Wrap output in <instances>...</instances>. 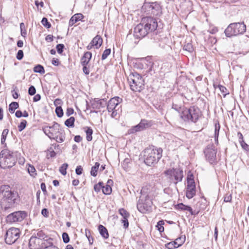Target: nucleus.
Listing matches in <instances>:
<instances>
[{
	"label": "nucleus",
	"mask_w": 249,
	"mask_h": 249,
	"mask_svg": "<svg viewBox=\"0 0 249 249\" xmlns=\"http://www.w3.org/2000/svg\"><path fill=\"white\" fill-rule=\"evenodd\" d=\"M166 247L168 249H175L177 247L174 244L173 242H170L166 245Z\"/></svg>",
	"instance_id": "bf43d9fd"
},
{
	"label": "nucleus",
	"mask_w": 249,
	"mask_h": 249,
	"mask_svg": "<svg viewBox=\"0 0 249 249\" xmlns=\"http://www.w3.org/2000/svg\"><path fill=\"white\" fill-rule=\"evenodd\" d=\"M102 192L105 195H109L112 192V189L110 185L107 184L105 186L103 185Z\"/></svg>",
	"instance_id": "c9c22d12"
},
{
	"label": "nucleus",
	"mask_w": 249,
	"mask_h": 249,
	"mask_svg": "<svg viewBox=\"0 0 249 249\" xmlns=\"http://www.w3.org/2000/svg\"><path fill=\"white\" fill-rule=\"evenodd\" d=\"M238 136L242 148L246 152H249V145L244 141L242 134L240 132H238Z\"/></svg>",
	"instance_id": "a878e982"
},
{
	"label": "nucleus",
	"mask_w": 249,
	"mask_h": 249,
	"mask_svg": "<svg viewBox=\"0 0 249 249\" xmlns=\"http://www.w3.org/2000/svg\"><path fill=\"white\" fill-rule=\"evenodd\" d=\"M0 196L2 197L1 207L4 211L14 206L19 198L17 192L12 191L9 185H5L0 187Z\"/></svg>",
	"instance_id": "f257e3e1"
},
{
	"label": "nucleus",
	"mask_w": 249,
	"mask_h": 249,
	"mask_svg": "<svg viewBox=\"0 0 249 249\" xmlns=\"http://www.w3.org/2000/svg\"><path fill=\"white\" fill-rule=\"evenodd\" d=\"M154 124V122L152 120L142 119L140 122L136 125L133 126L129 130L130 133H134L142 131L151 127Z\"/></svg>",
	"instance_id": "4468645a"
},
{
	"label": "nucleus",
	"mask_w": 249,
	"mask_h": 249,
	"mask_svg": "<svg viewBox=\"0 0 249 249\" xmlns=\"http://www.w3.org/2000/svg\"><path fill=\"white\" fill-rule=\"evenodd\" d=\"M122 101V99L119 97H114L110 99L107 105V109L109 112H112L111 116L115 118L118 115V110L120 107L119 104Z\"/></svg>",
	"instance_id": "ddd939ff"
},
{
	"label": "nucleus",
	"mask_w": 249,
	"mask_h": 249,
	"mask_svg": "<svg viewBox=\"0 0 249 249\" xmlns=\"http://www.w3.org/2000/svg\"><path fill=\"white\" fill-rule=\"evenodd\" d=\"M121 222L123 224V227L125 229L128 227L129 222L128 220V218L122 219Z\"/></svg>",
	"instance_id": "4d7b16f0"
},
{
	"label": "nucleus",
	"mask_w": 249,
	"mask_h": 249,
	"mask_svg": "<svg viewBox=\"0 0 249 249\" xmlns=\"http://www.w3.org/2000/svg\"><path fill=\"white\" fill-rule=\"evenodd\" d=\"M232 196L231 194H227L224 198V201L225 202H229L231 200Z\"/></svg>",
	"instance_id": "6e6d98bb"
},
{
	"label": "nucleus",
	"mask_w": 249,
	"mask_h": 249,
	"mask_svg": "<svg viewBox=\"0 0 249 249\" xmlns=\"http://www.w3.org/2000/svg\"><path fill=\"white\" fill-rule=\"evenodd\" d=\"M177 207L179 210L189 212L192 215L194 214L193 209L189 206L185 205L181 203L178 204Z\"/></svg>",
	"instance_id": "c85d7f7f"
},
{
	"label": "nucleus",
	"mask_w": 249,
	"mask_h": 249,
	"mask_svg": "<svg viewBox=\"0 0 249 249\" xmlns=\"http://www.w3.org/2000/svg\"><path fill=\"white\" fill-rule=\"evenodd\" d=\"M183 50L189 53H192L194 51V47L191 43H187L184 45Z\"/></svg>",
	"instance_id": "4c0bfd02"
},
{
	"label": "nucleus",
	"mask_w": 249,
	"mask_h": 249,
	"mask_svg": "<svg viewBox=\"0 0 249 249\" xmlns=\"http://www.w3.org/2000/svg\"><path fill=\"white\" fill-rule=\"evenodd\" d=\"M68 167V164L66 163L63 164L59 168V172L63 175H65L67 174V169Z\"/></svg>",
	"instance_id": "a19ab883"
},
{
	"label": "nucleus",
	"mask_w": 249,
	"mask_h": 249,
	"mask_svg": "<svg viewBox=\"0 0 249 249\" xmlns=\"http://www.w3.org/2000/svg\"><path fill=\"white\" fill-rule=\"evenodd\" d=\"M27 121L25 120H23L18 125V129L19 132L22 131L26 126Z\"/></svg>",
	"instance_id": "37998d69"
},
{
	"label": "nucleus",
	"mask_w": 249,
	"mask_h": 249,
	"mask_svg": "<svg viewBox=\"0 0 249 249\" xmlns=\"http://www.w3.org/2000/svg\"><path fill=\"white\" fill-rule=\"evenodd\" d=\"M41 22L42 24L47 28H50L51 27V23L48 21L46 18H43Z\"/></svg>",
	"instance_id": "a18cd8bd"
},
{
	"label": "nucleus",
	"mask_w": 249,
	"mask_h": 249,
	"mask_svg": "<svg viewBox=\"0 0 249 249\" xmlns=\"http://www.w3.org/2000/svg\"><path fill=\"white\" fill-rule=\"evenodd\" d=\"M24 56V53L22 50H19L18 51V53L17 54L16 58L18 60H21Z\"/></svg>",
	"instance_id": "864d4df0"
},
{
	"label": "nucleus",
	"mask_w": 249,
	"mask_h": 249,
	"mask_svg": "<svg viewBox=\"0 0 249 249\" xmlns=\"http://www.w3.org/2000/svg\"><path fill=\"white\" fill-rule=\"evenodd\" d=\"M107 105L106 101L104 99H95L91 104V107L93 109H100L104 107Z\"/></svg>",
	"instance_id": "412c9836"
},
{
	"label": "nucleus",
	"mask_w": 249,
	"mask_h": 249,
	"mask_svg": "<svg viewBox=\"0 0 249 249\" xmlns=\"http://www.w3.org/2000/svg\"><path fill=\"white\" fill-rule=\"evenodd\" d=\"M27 214L25 211H17L8 214L6 220L8 223H14L22 221Z\"/></svg>",
	"instance_id": "dca6fc26"
},
{
	"label": "nucleus",
	"mask_w": 249,
	"mask_h": 249,
	"mask_svg": "<svg viewBox=\"0 0 249 249\" xmlns=\"http://www.w3.org/2000/svg\"><path fill=\"white\" fill-rule=\"evenodd\" d=\"M91 42L96 49H98L102 44L103 39L100 36L97 35L93 38Z\"/></svg>",
	"instance_id": "393cba45"
},
{
	"label": "nucleus",
	"mask_w": 249,
	"mask_h": 249,
	"mask_svg": "<svg viewBox=\"0 0 249 249\" xmlns=\"http://www.w3.org/2000/svg\"><path fill=\"white\" fill-rule=\"evenodd\" d=\"M185 236H180L177 238L173 242L174 244L177 247V248L180 247L185 241Z\"/></svg>",
	"instance_id": "c756f323"
},
{
	"label": "nucleus",
	"mask_w": 249,
	"mask_h": 249,
	"mask_svg": "<svg viewBox=\"0 0 249 249\" xmlns=\"http://www.w3.org/2000/svg\"><path fill=\"white\" fill-rule=\"evenodd\" d=\"M43 131L50 139H54L58 142H62L65 140L63 130L57 123L53 122L52 126H45Z\"/></svg>",
	"instance_id": "20e7f679"
},
{
	"label": "nucleus",
	"mask_w": 249,
	"mask_h": 249,
	"mask_svg": "<svg viewBox=\"0 0 249 249\" xmlns=\"http://www.w3.org/2000/svg\"><path fill=\"white\" fill-rule=\"evenodd\" d=\"M41 242L33 235L31 236L29 240V246L30 249H41Z\"/></svg>",
	"instance_id": "6ab92c4d"
},
{
	"label": "nucleus",
	"mask_w": 249,
	"mask_h": 249,
	"mask_svg": "<svg viewBox=\"0 0 249 249\" xmlns=\"http://www.w3.org/2000/svg\"><path fill=\"white\" fill-rule=\"evenodd\" d=\"M65 46L63 44H59L56 45V49L57 50V53L59 54H61L63 52V50Z\"/></svg>",
	"instance_id": "8fccbe9b"
},
{
	"label": "nucleus",
	"mask_w": 249,
	"mask_h": 249,
	"mask_svg": "<svg viewBox=\"0 0 249 249\" xmlns=\"http://www.w3.org/2000/svg\"><path fill=\"white\" fill-rule=\"evenodd\" d=\"M53 239L49 236L41 242V249H49L52 247H55L52 242Z\"/></svg>",
	"instance_id": "4be33fe9"
},
{
	"label": "nucleus",
	"mask_w": 249,
	"mask_h": 249,
	"mask_svg": "<svg viewBox=\"0 0 249 249\" xmlns=\"http://www.w3.org/2000/svg\"><path fill=\"white\" fill-rule=\"evenodd\" d=\"M55 113L58 117H61L63 115V109L61 107H57L55 108Z\"/></svg>",
	"instance_id": "49530a36"
},
{
	"label": "nucleus",
	"mask_w": 249,
	"mask_h": 249,
	"mask_svg": "<svg viewBox=\"0 0 249 249\" xmlns=\"http://www.w3.org/2000/svg\"><path fill=\"white\" fill-rule=\"evenodd\" d=\"M28 171L31 176H34V174L36 172V169L33 166L30 165L28 167Z\"/></svg>",
	"instance_id": "13d9d810"
},
{
	"label": "nucleus",
	"mask_w": 249,
	"mask_h": 249,
	"mask_svg": "<svg viewBox=\"0 0 249 249\" xmlns=\"http://www.w3.org/2000/svg\"><path fill=\"white\" fill-rule=\"evenodd\" d=\"M191 184H187V187L186 192V197L191 199L196 195V185L193 184L192 181H191Z\"/></svg>",
	"instance_id": "aec40b11"
},
{
	"label": "nucleus",
	"mask_w": 249,
	"mask_h": 249,
	"mask_svg": "<svg viewBox=\"0 0 249 249\" xmlns=\"http://www.w3.org/2000/svg\"><path fill=\"white\" fill-rule=\"evenodd\" d=\"M220 124L219 123L215 124L214 130V140L216 143H218V138L220 130Z\"/></svg>",
	"instance_id": "f704fd0d"
},
{
	"label": "nucleus",
	"mask_w": 249,
	"mask_h": 249,
	"mask_svg": "<svg viewBox=\"0 0 249 249\" xmlns=\"http://www.w3.org/2000/svg\"><path fill=\"white\" fill-rule=\"evenodd\" d=\"M148 33L147 29L145 28L142 22L134 29V36L137 38H142Z\"/></svg>",
	"instance_id": "a211bd4d"
},
{
	"label": "nucleus",
	"mask_w": 249,
	"mask_h": 249,
	"mask_svg": "<svg viewBox=\"0 0 249 249\" xmlns=\"http://www.w3.org/2000/svg\"><path fill=\"white\" fill-rule=\"evenodd\" d=\"M202 116L199 108L195 106L190 107L189 108L183 107L180 118L185 122L196 123Z\"/></svg>",
	"instance_id": "7ed1b4c3"
},
{
	"label": "nucleus",
	"mask_w": 249,
	"mask_h": 249,
	"mask_svg": "<svg viewBox=\"0 0 249 249\" xmlns=\"http://www.w3.org/2000/svg\"><path fill=\"white\" fill-rule=\"evenodd\" d=\"M142 11L146 14L160 16L162 14L161 7L157 2H144L142 6Z\"/></svg>",
	"instance_id": "6e6552de"
},
{
	"label": "nucleus",
	"mask_w": 249,
	"mask_h": 249,
	"mask_svg": "<svg viewBox=\"0 0 249 249\" xmlns=\"http://www.w3.org/2000/svg\"><path fill=\"white\" fill-rule=\"evenodd\" d=\"M86 133V139L88 141L90 142L92 139V135L93 134V130L90 127H87L85 130Z\"/></svg>",
	"instance_id": "2f4dec72"
},
{
	"label": "nucleus",
	"mask_w": 249,
	"mask_h": 249,
	"mask_svg": "<svg viewBox=\"0 0 249 249\" xmlns=\"http://www.w3.org/2000/svg\"><path fill=\"white\" fill-rule=\"evenodd\" d=\"M162 149L154 146L146 148L144 150V161L148 166L156 165L162 157Z\"/></svg>",
	"instance_id": "f03ea898"
},
{
	"label": "nucleus",
	"mask_w": 249,
	"mask_h": 249,
	"mask_svg": "<svg viewBox=\"0 0 249 249\" xmlns=\"http://www.w3.org/2000/svg\"><path fill=\"white\" fill-rule=\"evenodd\" d=\"M21 234L19 229L12 227L9 228L5 235V241L6 243L11 245L15 243L19 238Z\"/></svg>",
	"instance_id": "9d476101"
},
{
	"label": "nucleus",
	"mask_w": 249,
	"mask_h": 249,
	"mask_svg": "<svg viewBox=\"0 0 249 249\" xmlns=\"http://www.w3.org/2000/svg\"><path fill=\"white\" fill-rule=\"evenodd\" d=\"M152 200L140 197L137 207L138 211L142 213L150 212L152 209Z\"/></svg>",
	"instance_id": "9b49d317"
},
{
	"label": "nucleus",
	"mask_w": 249,
	"mask_h": 249,
	"mask_svg": "<svg viewBox=\"0 0 249 249\" xmlns=\"http://www.w3.org/2000/svg\"><path fill=\"white\" fill-rule=\"evenodd\" d=\"M41 214L45 217H47L49 216V211L47 209L43 208L41 211Z\"/></svg>",
	"instance_id": "774afa93"
},
{
	"label": "nucleus",
	"mask_w": 249,
	"mask_h": 249,
	"mask_svg": "<svg viewBox=\"0 0 249 249\" xmlns=\"http://www.w3.org/2000/svg\"><path fill=\"white\" fill-rule=\"evenodd\" d=\"M17 162L16 153L8 149L2 150L0 153V166L1 168H10Z\"/></svg>",
	"instance_id": "39448f33"
},
{
	"label": "nucleus",
	"mask_w": 249,
	"mask_h": 249,
	"mask_svg": "<svg viewBox=\"0 0 249 249\" xmlns=\"http://www.w3.org/2000/svg\"><path fill=\"white\" fill-rule=\"evenodd\" d=\"M217 87L222 93L225 94H226L227 89L224 86H223L221 85H218Z\"/></svg>",
	"instance_id": "052dcab7"
},
{
	"label": "nucleus",
	"mask_w": 249,
	"mask_h": 249,
	"mask_svg": "<svg viewBox=\"0 0 249 249\" xmlns=\"http://www.w3.org/2000/svg\"><path fill=\"white\" fill-rule=\"evenodd\" d=\"M74 112V109L72 107H68L67 109L66 115L67 116H69L72 114Z\"/></svg>",
	"instance_id": "338daca9"
},
{
	"label": "nucleus",
	"mask_w": 249,
	"mask_h": 249,
	"mask_svg": "<svg viewBox=\"0 0 249 249\" xmlns=\"http://www.w3.org/2000/svg\"><path fill=\"white\" fill-rule=\"evenodd\" d=\"M83 172V168L81 166H78L75 169V173L77 175H80Z\"/></svg>",
	"instance_id": "e2e57ef3"
},
{
	"label": "nucleus",
	"mask_w": 249,
	"mask_h": 249,
	"mask_svg": "<svg viewBox=\"0 0 249 249\" xmlns=\"http://www.w3.org/2000/svg\"><path fill=\"white\" fill-rule=\"evenodd\" d=\"M36 93V89L35 87L34 86H31L29 87L28 89V94L30 95H34Z\"/></svg>",
	"instance_id": "603ef678"
},
{
	"label": "nucleus",
	"mask_w": 249,
	"mask_h": 249,
	"mask_svg": "<svg viewBox=\"0 0 249 249\" xmlns=\"http://www.w3.org/2000/svg\"><path fill=\"white\" fill-rule=\"evenodd\" d=\"M100 166V163L98 162H95V165L91 167L90 175L93 177H96L97 175V171Z\"/></svg>",
	"instance_id": "7c9ffc66"
},
{
	"label": "nucleus",
	"mask_w": 249,
	"mask_h": 249,
	"mask_svg": "<svg viewBox=\"0 0 249 249\" xmlns=\"http://www.w3.org/2000/svg\"><path fill=\"white\" fill-rule=\"evenodd\" d=\"M130 89L134 91L141 92L144 89V80L137 72L131 73L127 78Z\"/></svg>",
	"instance_id": "423d86ee"
},
{
	"label": "nucleus",
	"mask_w": 249,
	"mask_h": 249,
	"mask_svg": "<svg viewBox=\"0 0 249 249\" xmlns=\"http://www.w3.org/2000/svg\"><path fill=\"white\" fill-rule=\"evenodd\" d=\"M164 174L168 176L171 181L177 184L178 182L182 181L183 178L182 170L178 168L170 169L164 171Z\"/></svg>",
	"instance_id": "1a4fd4ad"
},
{
	"label": "nucleus",
	"mask_w": 249,
	"mask_h": 249,
	"mask_svg": "<svg viewBox=\"0 0 249 249\" xmlns=\"http://www.w3.org/2000/svg\"><path fill=\"white\" fill-rule=\"evenodd\" d=\"M103 185H104V184L102 182H99L97 184H95L94 186L95 191L96 192H100V190L102 189Z\"/></svg>",
	"instance_id": "09e8293b"
},
{
	"label": "nucleus",
	"mask_w": 249,
	"mask_h": 249,
	"mask_svg": "<svg viewBox=\"0 0 249 249\" xmlns=\"http://www.w3.org/2000/svg\"><path fill=\"white\" fill-rule=\"evenodd\" d=\"M141 22L149 33L154 31L158 27L157 20L151 16L142 18Z\"/></svg>",
	"instance_id": "2eb2a0df"
},
{
	"label": "nucleus",
	"mask_w": 249,
	"mask_h": 249,
	"mask_svg": "<svg viewBox=\"0 0 249 249\" xmlns=\"http://www.w3.org/2000/svg\"><path fill=\"white\" fill-rule=\"evenodd\" d=\"M187 179L188 184H192L191 181H192L193 184H195V181L194 180L193 175L192 174L190 175H188Z\"/></svg>",
	"instance_id": "680f3d73"
},
{
	"label": "nucleus",
	"mask_w": 249,
	"mask_h": 249,
	"mask_svg": "<svg viewBox=\"0 0 249 249\" xmlns=\"http://www.w3.org/2000/svg\"><path fill=\"white\" fill-rule=\"evenodd\" d=\"M33 235L38 238L40 240L43 241L49 237L42 231H36L33 234Z\"/></svg>",
	"instance_id": "cd10ccee"
},
{
	"label": "nucleus",
	"mask_w": 249,
	"mask_h": 249,
	"mask_svg": "<svg viewBox=\"0 0 249 249\" xmlns=\"http://www.w3.org/2000/svg\"><path fill=\"white\" fill-rule=\"evenodd\" d=\"M19 107L18 103L13 102L9 105V110L10 113H13L15 110Z\"/></svg>",
	"instance_id": "72a5a7b5"
},
{
	"label": "nucleus",
	"mask_w": 249,
	"mask_h": 249,
	"mask_svg": "<svg viewBox=\"0 0 249 249\" xmlns=\"http://www.w3.org/2000/svg\"><path fill=\"white\" fill-rule=\"evenodd\" d=\"M246 30V25L243 23H233L230 24L225 30V34L227 37H231L243 34Z\"/></svg>",
	"instance_id": "0eeeda50"
},
{
	"label": "nucleus",
	"mask_w": 249,
	"mask_h": 249,
	"mask_svg": "<svg viewBox=\"0 0 249 249\" xmlns=\"http://www.w3.org/2000/svg\"><path fill=\"white\" fill-rule=\"evenodd\" d=\"M207 160L211 164L217 162L216 159L217 148L213 144L208 145L204 151Z\"/></svg>",
	"instance_id": "f8f14e48"
},
{
	"label": "nucleus",
	"mask_w": 249,
	"mask_h": 249,
	"mask_svg": "<svg viewBox=\"0 0 249 249\" xmlns=\"http://www.w3.org/2000/svg\"><path fill=\"white\" fill-rule=\"evenodd\" d=\"M110 53H111L110 49H106L104 51V52L102 55V60L106 59L107 57V56L110 54Z\"/></svg>",
	"instance_id": "de8ad7c7"
},
{
	"label": "nucleus",
	"mask_w": 249,
	"mask_h": 249,
	"mask_svg": "<svg viewBox=\"0 0 249 249\" xmlns=\"http://www.w3.org/2000/svg\"><path fill=\"white\" fill-rule=\"evenodd\" d=\"M62 239L63 241L65 243H68L70 241V237L68 234L66 232H63L62 233Z\"/></svg>",
	"instance_id": "3c124183"
},
{
	"label": "nucleus",
	"mask_w": 249,
	"mask_h": 249,
	"mask_svg": "<svg viewBox=\"0 0 249 249\" xmlns=\"http://www.w3.org/2000/svg\"><path fill=\"white\" fill-rule=\"evenodd\" d=\"M9 130L7 129H5L3 130L1 137V143L3 144L5 143L7 135L8 133Z\"/></svg>",
	"instance_id": "ea45409f"
},
{
	"label": "nucleus",
	"mask_w": 249,
	"mask_h": 249,
	"mask_svg": "<svg viewBox=\"0 0 249 249\" xmlns=\"http://www.w3.org/2000/svg\"><path fill=\"white\" fill-rule=\"evenodd\" d=\"M154 187L151 185L147 184L142 187L141 191V196L140 197L152 200L154 195Z\"/></svg>",
	"instance_id": "f3484780"
},
{
	"label": "nucleus",
	"mask_w": 249,
	"mask_h": 249,
	"mask_svg": "<svg viewBox=\"0 0 249 249\" xmlns=\"http://www.w3.org/2000/svg\"><path fill=\"white\" fill-rule=\"evenodd\" d=\"M20 29L21 35L23 37H25L27 35V32L26 31L25 26L24 23L22 22L20 24Z\"/></svg>",
	"instance_id": "c03bdc74"
},
{
	"label": "nucleus",
	"mask_w": 249,
	"mask_h": 249,
	"mask_svg": "<svg viewBox=\"0 0 249 249\" xmlns=\"http://www.w3.org/2000/svg\"><path fill=\"white\" fill-rule=\"evenodd\" d=\"M92 57V53L90 52H87L81 57V64L82 65H88Z\"/></svg>",
	"instance_id": "5701e85b"
},
{
	"label": "nucleus",
	"mask_w": 249,
	"mask_h": 249,
	"mask_svg": "<svg viewBox=\"0 0 249 249\" xmlns=\"http://www.w3.org/2000/svg\"><path fill=\"white\" fill-rule=\"evenodd\" d=\"M218 29L216 27H210L208 32L211 34H214L217 32Z\"/></svg>",
	"instance_id": "69168bd1"
},
{
	"label": "nucleus",
	"mask_w": 249,
	"mask_h": 249,
	"mask_svg": "<svg viewBox=\"0 0 249 249\" xmlns=\"http://www.w3.org/2000/svg\"><path fill=\"white\" fill-rule=\"evenodd\" d=\"M172 108L178 111V112H180V113L182 112V109L183 107H181L178 106L177 104H173L172 105Z\"/></svg>",
	"instance_id": "5fc2aeb1"
},
{
	"label": "nucleus",
	"mask_w": 249,
	"mask_h": 249,
	"mask_svg": "<svg viewBox=\"0 0 249 249\" xmlns=\"http://www.w3.org/2000/svg\"><path fill=\"white\" fill-rule=\"evenodd\" d=\"M119 212L120 214L123 217V219L128 218L130 216L129 213L123 208L120 209Z\"/></svg>",
	"instance_id": "58836bf2"
},
{
	"label": "nucleus",
	"mask_w": 249,
	"mask_h": 249,
	"mask_svg": "<svg viewBox=\"0 0 249 249\" xmlns=\"http://www.w3.org/2000/svg\"><path fill=\"white\" fill-rule=\"evenodd\" d=\"M34 71L35 72L43 74L45 73L44 67L41 65H37L34 68Z\"/></svg>",
	"instance_id": "e433bc0d"
},
{
	"label": "nucleus",
	"mask_w": 249,
	"mask_h": 249,
	"mask_svg": "<svg viewBox=\"0 0 249 249\" xmlns=\"http://www.w3.org/2000/svg\"><path fill=\"white\" fill-rule=\"evenodd\" d=\"M84 18V16L81 13H77L74 15L69 21V26H72L78 21L82 20Z\"/></svg>",
	"instance_id": "b1692460"
},
{
	"label": "nucleus",
	"mask_w": 249,
	"mask_h": 249,
	"mask_svg": "<svg viewBox=\"0 0 249 249\" xmlns=\"http://www.w3.org/2000/svg\"><path fill=\"white\" fill-rule=\"evenodd\" d=\"M164 222L162 220L159 221L157 223L156 227L158 228V230L160 232H162L164 231Z\"/></svg>",
	"instance_id": "79ce46f5"
},
{
	"label": "nucleus",
	"mask_w": 249,
	"mask_h": 249,
	"mask_svg": "<svg viewBox=\"0 0 249 249\" xmlns=\"http://www.w3.org/2000/svg\"><path fill=\"white\" fill-rule=\"evenodd\" d=\"M98 230L100 234L105 239H107L109 237V234L107 228L102 225L98 226Z\"/></svg>",
	"instance_id": "bb28decb"
},
{
	"label": "nucleus",
	"mask_w": 249,
	"mask_h": 249,
	"mask_svg": "<svg viewBox=\"0 0 249 249\" xmlns=\"http://www.w3.org/2000/svg\"><path fill=\"white\" fill-rule=\"evenodd\" d=\"M75 118L73 117H71L67 119L64 124L68 127H73L74 126Z\"/></svg>",
	"instance_id": "473e14b6"
},
{
	"label": "nucleus",
	"mask_w": 249,
	"mask_h": 249,
	"mask_svg": "<svg viewBox=\"0 0 249 249\" xmlns=\"http://www.w3.org/2000/svg\"><path fill=\"white\" fill-rule=\"evenodd\" d=\"M83 66V71L86 74L88 75L89 73V68L87 66L88 65H82Z\"/></svg>",
	"instance_id": "0e129e2a"
}]
</instances>
